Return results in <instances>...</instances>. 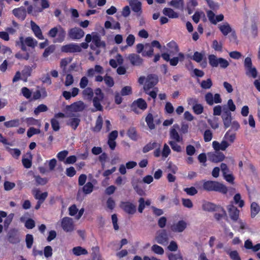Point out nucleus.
Returning <instances> with one entry per match:
<instances>
[{
    "instance_id": "nucleus-1",
    "label": "nucleus",
    "mask_w": 260,
    "mask_h": 260,
    "mask_svg": "<svg viewBox=\"0 0 260 260\" xmlns=\"http://www.w3.org/2000/svg\"><path fill=\"white\" fill-rule=\"evenodd\" d=\"M236 138V133L232 132L231 130L229 129L225 134L223 139L221 143L216 141L212 142L213 148L216 151L219 150L224 151L232 144L234 143Z\"/></svg>"
},
{
    "instance_id": "nucleus-2",
    "label": "nucleus",
    "mask_w": 260,
    "mask_h": 260,
    "mask_svg": "<svg viewBox=\"0 0 260 260\" xmlns=\"http://www.w3.org/2000/svg\"><path fill=\"white\" fill-rule=\"evenodd\" d=\"M203 187L204 189L208 191H218L223 194L226 193L228 191V188L224 185L217 181H204Z\"/></svg>"
},
{
    "instance_id": "nucleus-3",
    "label": "nucleus",
    "mask_w": 260,
    "mask_h": 260,
    "mask_svg": "<svg viewBox=\"0 0 260 260\" xmlns=\"http://www.w3.org/2000/svg\"><path fill=\"white\" fill-rule=\"evenodd\" d=\"M49 37L54 38H57L54 41L55 43H61L63 42L65 39L66 32L65 29L60 25H57L52 28L48 33Z\"/></svg>"
},
{
    "instance_id": "nucleus-4",
    "label": "nucleus",
    "mask_w": 260,
    "mask_h": 260,
    "mask_svg": "<svg viewBox=\"0 0 260 260\" xmlns=\"http://www.w3.org/2000/svg\"><path fill=\"white\" fill-rule=\"evenodd\" d=\"M209 63L212 67H219L225 69L229 66V61L221 57L218 58L215 55H210L208 57Z\"/></svg>"
},
{
    "instance_id": "nucleus-5",
    "label": "nucleus",
    "mask_w": 260,
    "mask_h": 260,
    "mask_svg": "<svg viewBox=\"0 0 260 260\" xmlns=\"http://www.w3.org/2000/svg\"><path fill=\"white\" fill-rule=\"evenodd\" d=\"M174 55L172 54V51H170V53H164L161 54L162 58L167 61H169L171 66H176L178 63L179 61H182L185 58L183 53L180 52L178 54L177 57H174L172 58H170V56Z\"/></svg>"
},
{
    "instance_id": "nucleus-6",
    "label": "nucleus",
    "mask_w": 260,
    "mask_h": 260,
    "mask_svg": "<svg viewBox=\"0 0 260 260\" xmlns=\"http://www.w3.org/2000/svg\"><path fill=\"white\" fill-rule=\"evenodd\" d=\"M84 31L80 28L75 27L68 30V37L72 40H79L83 37Z\"/></svg>"
},
{
    "instance_id": "nucleus-7",
    "label": "nucleus",
    "mask_w": 260,
    "mask_h": 260,
    "mask_svg": "<svg viewBox=\"0 0 260 260\" xmlns=\"http://www.w3.org/2000/svg\"><path fill=\"white\" fill-rule=\"evenodd\" d=\"M61 225L66 232H72L74 230L75 225L73 219L69 217H63L61 222Z\"/></svg>"
},
{
    "instance_id": "nucleus-8",
    "label": "nucleus",
    "mask_w": 260,
    "mask_h": 260,
    "mask_svg": "<svg viewBox=\"0 0 260 260\" xmlns=\"http://www.w3.org/2000/svg\"><path fill=\"white\" fill-rule=\"evenodd\" d=\"M158 82L157 76L154 75H149L147 77L146 81L143 89L146 93H148V91Z\"/></svg>"
},
{
    "instance_id": "nucleus-9",
    "label": "nucleus",
    "mask_w": 260,
    "mask_h": 260,
    "mask_svg": "<svg viewBox=\"0 0 260 260\" xmlns=\"http://www.w3.org/2000/svg\"><path fill=\"white\" fill-rule=\"evenodd\" d=\"M187 226V222L183 220H181L173 223L171 225L170 229L174 233H182L186 229Z\"/></svg>"
},
{
    "instance_id": "nucleus-10",
    "label": "nucleus",
    "mask_w": 260,
    "mask_h": 260,
    "mask_svg": "<svg viewBox=\"0 0 260 260\" xmlns=\"http://www.w3.org/2000/svg\"><path fill=\"white\" fill-rule=\"evenodd\" d=\"M155 241L161 245H166L168 243L169 238L165 230L157 232L154 238Z\"/></svg>"
},
{
    "instance_id": "nucleus-11",
    "label": "nucleus",
    "mask_w": 260,
    "mask_h": 260,
    "mask_svg": "<svg viewBox=\"0 0 260 260\" xmlns=\"http://www.w3.org/2000/svg\"><path fill=\"white\" fill-rule=\"evenodd\" d=\"M227 209L231 219L236 221L239 220V210L233 204H230L227 206Z\"/></svg>"
},
{
    "instance_id": "nucleus-12",
    "label": "nucleus",
    "mask_w": 260,
    "mask_h": 260,
    "mask_svg": "<svg viewBox=\"0 0 260 260\" xmlns=\"http://www.w3.org/2000/svg\"><path fill=\"white\" fill-rule=\"evenodd\" d=\"M120 207L129 214H134L136 212V206L129 202H121Z\"/></svg>"
},
{
    "instance_id": "nucleus-13",
    "label": "nucleus",
    "mask_w": 260,
    "mask_h": 260,
    "mask_svg": "<svg viewBox=\"0 0 260 260\" xmlns=\"http://www.w3.org/2000/svg\"><path fill=\"white\" fill-rule=\"evenodd\" d=\"M61 51L64 52H80L81 51V48L80 45L75 44H70L63 46L61 48Z\"/></svg>"
},
{
    "instance_id": "nucleus-14",
    "label": "nucleus",
    "mask_w": 260,
    "mask_h": 260,
    "mask_svg": "<svg viewBox=\"0 0 260 260\" xmlns=\"http://www.w3.org/2000/svg\"><path fill=\"white\" fill-rule=\"evenodd\" d=\"M85 108V104L82 101H79L71 105L68 109L71 112H78L82 111Z\"/></svg>"
},
{
    "instance_id": "nucleus-15",
    "label": "nucleus",
    "mask_w": 260,
    "mask_h": 260,
    "mask_svg": "<svg viewBox=\"0 0 260 260\" xmlns=\"http://www.w3.org/2000/svg\"><path fill=\"white\" fill-rule=\"evenodd\" d=\"M208 158L211 161L217 163L223 160L225 158V156L222 152H216L209 153Z\"/></svg>"
},
{
    "instance_id": "nucleus-16",
    "label": "nucleus",
    "mask_w": 260,
    "mask_h": 260,
    "mask_svg": "<svg viewBox=\"0 0 260 260\" xmlns=\"http://www.w3.org/2000/svg\"><path fill=\"white\" fill-rule=\"evenodd\" d=\"M237 221L236 224L232 225L234 230H236L239 233H243L244 231L249 229V226L245 221L239 219Z\"/></svg>"
},
{
    "instance_id": "nucleus-17",
    "label": "nucleus",
    "mask_w": 260,
    "mask_h": 260,
    "mask_svg": "<svg viewBox=\"0 0 260 260\" xmlns=\"http://www.w3.org/2000/svg\"><path fill=\"white\" fill-rule=\"evenodd\" d=\"M176 128H179L178 125H174L173 127L171 129L170 132V136L172 141H174L177 142H181L183 140L182 137L180 136L179 133L176 130Z\"/></svg>"
},
{
    "instance_id": "nucleus-18",
    "label": "nucleus",
    "mask_w": 260,
    "mask_h": 260,
    "mask_svg": "<svg viewBox=\"0 0 260 260\" xmlns=\"http://www.w3.org/2000/svg\"><path fill=\"white\" fill-rule=\"evenodd\" d=\"M8 241L12 243H17L20 241L18 235V230L16 229H11L7 235Z\"/></svg>"
},
{
    "instance_id": "nucleus-19",
    "label": "nucleus",
    "mask_w": 260,
    "mask_h": 260,
    "mask_svg": "<svg viewBox=\"0 0 260 260\" xmlns=\"http://www.w3.org/2000/svg\"><path fill=\"white\" fill-rule=\"evenodd\" d=\"M223 113L222 115L224 126L225 128H228L231 125L232 122V117L231 112L224 108L223 109Z\"/></svg>"
},
{
    "instance_id": "nucleus-20",
    "label": "nucleus",
    "mask_w": 260,
    "mask_h": 260,
    "mask_svg": "<svg viewBox=\"0 0 260 260\" xmlns=\"http://www.w3.org/2000/svg\"><path fill=\"white\" fill-rule=\"evenodd\" d=\"M127 58L133 66H141L143 61V59L140 56V55L135 53L129 54Z\"/></svg>"
},
{
    "instance_id": "nucleus-21",
    "label": "nucleus",
    "mask_w": 260,
    "mask_h": 260,
    "mask_svg": "<svg viewBox=\"0 0 260 260\" xmlns=\"http://www.w3.org/2000/svg\"><path fill=\"white\" fill-rule=\"evenodd\" d=\"M104 73L103 68L100 65H96L94 68H90L87 71L86 75L89 77H93L95 74H103Z\"/></svg>"
},
{
    "instance_id": "nucleus-22",
    "label": "nucleus",
    "mask_w": 260,
    "mask_h": 260,
    "mask_svg": "<svg viewBox=\"0 0 260 260\" xmlns=\"http://www.w3.org/2000/svg\"><path fill=\"white\" fill-rule=\"evenodd\" d=\"M30 25L35 36L40 40L44 39L40 27L33 21H31Z\"/></svg>"
},
{
    "instance_id": "nucleus-23",
    "label": "nucleus",
    "mask_w": 260,
    "mask_h": 260,
    "mask_svg": "<svg viewBox=\"0 0 260 260\" xmlns=\"http://www.w3.org/2000/svg\"><path fill=\"white\" fill-rule=\"evenodd\" d=\"M92 43L98 48H104L106 46L105 43L101 40L100 36L97 34L92 35Z\"/></svg>"
},
{
    "instance_id": "nucleus-24",
    "label": "nucleus",
    "mask_w": 260,
    "mask_h": 260,
    "mask_svg": "<svg viewBox=\"0 0 260 260\" xmlns=\"http://www.w3.org/2000/svg\"><path fill=\"white\" fill-rule=\"evenodd\" d=\"M13 14L16 17L23 20L25 19L26 15V10L23 7H20L14 9L13 10Z\"/></svg>"
},
{
    "instance_id": "nucleus-25",
    "label": "nucleus",
    "mask_w": 260,
    "mask_h": 260,
    "mask_svg": "<svg viewBox=\"0 0 260 260\" xmlns=\"http://www.w3.org/2000/svg\"><path fill=\"white\" fill-rule=\"evenodd\" d=\"M32 193L35 199L38 200V201H41L42 202H44L48 196V193L47 192L41 193V191L38 189L33 190Z\"/></svg>"
},
{
    "instance_id": "nucleus-26",
    "label": "nucleus",
    "mask_w": 260,
    "mask_h": 260,
    "mask_svg": "<svg viewBox=\"0 0 260 260\" xmlns=\"http://www.w3.org/2000/svg\"><path fill=\"white\" fill-rule=\"evenodd\" d=\"M218 28L224 36H226L232 31V29L228 22L219 25Z\"/></svg>"
},
{
    "instance_id": "nucleus-27",
    "label": "nucleus",
    "mask_w": 260,
    "mask_h": 260,
    "mask_svg": "<svg viewBox=\"0 0 260 260\" xmlns=\"http://www.w3.org/2000/svg\"><path fill=\"white\" fill-rule=\"evenodd\" d=\"M129 5L133 11L140 13H141V3L138 0H131Z\"/></svg>"
},
{
    "instance_id": "nucleus-28",
    "label": "nucleus",
    "mask_w": 260,
    "mask_h": 260,
    "mask_svg": "<svg viewBox=\"0 0 260 260\" xmlns=\"http://www.w3.org/2000/svg\"><path fill=\"white\" fill-rule=\"evenodd\" d=\"M260 207L255 202H253L251 204V217L254 218L259 212Z\"/></svg>"
},
{
    "instance_id": "nucleus-29",
    "label": "nucleus",
    "mask_w": 260,
    "mask_h": 260,
    "mask_svg": "<svg viewBox=\"0 0 260 260\" xmlns=\"http://www.w3.org/2000/svg\"><path fill=\"white\" fill-rule=\"evenodd\" d=\"M153 53V48L152 46L149 43L145 44L144 51L142 52V55L151 57Z\"/></svg>"
},
{
    "instance_id": "nucleus-30",
    "label": "nucleus",
    "mask_w": 260,
    "mask_h": 260,
    "mask_svg": "<svg viewBox=\"0 0 260 260\" xmlns=\"http://www.w3.org/2000/svg\"><path fill=\"white\" fill-rule=\"evenodd\" d=\"M72 251L74 254L77 256L86 255L88 253L87 251L85 248H83L81 246L74 247Z\"/></svg>"
},
{
    "instance_id": "nucleus-31",
    "label": "nucleus",
    "mask_w": 260,
    "mask_h": 260,
    "mask_svg": "<svg viewBox=\"0 0 260 260\" xmlns=\"http://www.w3.org/2000/svg\"><path fill=\"white\" fill-rule=\"evenodd\" d=\"M163 14L172 18H176L178 17V14L171 8H165L163 10Z\"/></svg>"
},
{
    "instance_id": "nucleus-32",
    "label": "nucleus",
    "mask_w": 260,
    "mask_h": 260,
    "mask_svg": "<svg viewBox=\"0 0 260 260\" xmlns=\"http://www.w3.org/2000/svg\"><path fill=\"white\" fill-rule=\"evenodd\" d=\"M133 106H136L142 110H145L147 108V105L146 102L143 99H139L137 101H135L133 104Z\"/></svg>"
},
{
    "instance_id": "nucleus-33",
    "label": "nucleus",
    "mask_w": 260,
    "mask_h": 260,
    "mask_svg": "<svg viewBox=\"0 0 260 260\" xmlns=\"http://www.w3.org/2000/svg\"><path fill=\"white\" fill-rule=\"evenodd\" d=\"M80 119L77 117L71 118L69 119L67 124L71 126L74 129H76L79 124Z\"/></svg>"
},
{
    "instance_id": "nucleus-34",
    "label": "nucleus",
    "mask_w": 260,
    "mask_h": 260,
    "mask_svg": "<svg viewBox=\"0 0 260 260\" xmlns=\"http://www.w3.org/2000/svg\"><path fill=\"white\" fill-rule=\"evenodd\" d=\"M4 124L7 128L18 127L20 125V121L18 119H15L5 122Z\"/></svg>"
},
{
    "instance_id": "nucleus-35",
    "label": "nucleus",
    "mask_w": 260,
    "mask_h": 260,
    "mask_svg": "<svg viewBox=\"0 0 260 260\" xmlns=\"http://www.w3.org/2000/svg\"><path fill=\"white\" fill-rule=\"evenodd\" d=\"M82 95L84 98L91 100L93 95V90L90 87H86L82 91Z\"/></svg>"
},
{
    "instance_id": "nucleus-36",
    "label": "nucleus",
    "mask_w": 260,
    "mask_h": 260,
    "mask_svg": "<svg viewBox=\"0 0 260 260\" xmlns=\"http://www.w3.org/2000/svg\"><path fill=\"white\" fill-rule=\"evenodd\" d=\"M93 189V185L90 182L86 183L82 188V191L86 194H90Z\"/></svg>"
},
{
    "instance_id": "nucleus-37",
    "label": "nucleus",
    "mask_w": 260,
    "mask_h": 260,
    "mask_svg": "<svg viewBox=\"0 0 260 260\" xmlns=\"http://www.w3.org/2000/svg\"><path fill=\"white\" fill-rule=\"evenodd\" d=\"M24 44L30 47L35 48L37 45V41L31 37H27L25 39H23V41Z\"/></svg>"
},
{
    "instance_id": "nucleus-38",
    "label": "nucleus",
    "mask_w": 260,
    "mask_h": 260,
    "mask_svg": "<svg viewBox=\"0 0 260 260\" xmlns=\"http://www.w3.org/2000/svg\"><path fill=\"white\" fill-rule=\"evenodd\" d=\"M145 121L148 126L150 129H153L155 128V124L153 123V116L152 114H148L145 118Z\"/></svg>"
},
{
    "instance_id": "nucleus-39",
    "label": "nucleus",
    "mask_w": 260,
    "mask_h": 260,
    "mask_svg": "<svg viewBox=\"0 0 260 260\" xmlns=\"http://www.w3.org/2000/svg\"><path fill=\"white\" fill-rule=\"evenodd\" d=\"M151 249L152 251L156 254L162 255L164 253L163 248L157 244L153 245L151 247Z\"/></svg>"
},
{
    "instance_id": "nucleus-40",
    "label": "nucleus",
    "mask_w": 260,
    "mask_h": 260,
    "mask_svg": "<svg viewBox=\"0 0 260 260\" xmlns=\"http://www.w3.org/2000/svg\"><path fill=\"white\" fill-rule=\"evenodd\" d=\"M14 214L13 213L10 214L8 216H7L6 218L5 219L4 222V226L6 229H8L10 224L12 221Z\"/></svg>"
},
{
    "instance_id": "nucleus-41",
    "label": "nucleus",
    "mask_w": 260,
    "mask_h": 260,
    "mask_svg": "<svg viewBox=\"0 0 260 260\" xmlns=\"http://www.w3.org/2000/svg\"><path fill=\"white\" fill-rule=\"evenodd\" d=\"M29 158H23L22 159L23 165L25 168L27 169L30 168L32 165V156L30 154H29Z\"/></svg>"
},
{
    "instance_id": "nucleus-42",
    "label": "nucleus",
    "mask_w": 260,
    "mask_h": 260,
    "mask_svg": "<svg viewBox=\"0 0 260 260\" xmlns=\"http://www.w3.org/2000/svg\"><path fill=\"white\" fill-rule=\"evenodd\" d=\"M204 55V53L196 51L194 53L192 59L197 62H200L202 60Z\"/></svg>"
},
{
    "instance_id": "nucleus-43",
    "label": "nucleus",
    "mask_w": 260,
    "mask_h": 260,
    "mask_svg": "<svg viewBox=\"0 0 260 260\" xmlns=\"http://www.w3.org/2000/svg\"><path fill=\"white\" fill-rule=\"evenodd\" d=\"M103 123V119L102 117L101 116H99L96 121L95 126L93 128V131L94 132H99L102 127Z\"/></svg>"
},
{
    "instance_id": "nucleus-44",
    "label": "nucleus",
    "mask_w": 260,
    "mask_h": 260,
    "mask_svg": "<svg viewBox=\"0 0 260 260\" xmlns=\"http://www.w3.org/2000/svg\"><path fill=\"white\" fill-rule=\"evenodd\" d=\"M202 207L203 209L205 211H212L215 210V206L211 203L207 202L203 205Z\"/></svg>"
},
{
    "instance_id": "nucleus-45",
    "label": "nucleus",
    "mask_w": 260,
    "mask_h": 260,
    "mask_svg": "<svg viewBox=\"0 0 260 260\" xmlns=\"http://www.w3.org/2000/svg\"><path fill=\"white\" fill-rule=\"evenodd\" d=\"M169 144L170 145L172 149L177 152H180L182 151L181 147L177 144V142L174 141H170Z\"/></svg>"
},
{
    "instance_id": "nucleus-46",
    "label": "nucleus",
    "mask_w": 260,
    "mask_h": 260,
    "mask_svg": "<svg viewBox=\"0 0 260 260\" xmlns=\"http://www.w3.org/2000/svg\"><path fill=\"white\" fill-rule=\"evenodd\" d=\"M192 109L196 114L199 115L203 113L204 108L201 104H196L192 106Z\"/></svg>"
},
{
    "instance_id": "nucleus-47",
    "label": "nucleus",
    "mask_w": 260,
    "mask_h": 260,
    "mask_svg": "<svg viewBox=\"0 0 260 260\" xmlns=\"http://www.w3.org/2000/svg\"><path fill=\"white\" fill-rule=\"evenodd\" d=\"M55 47L54 45H50L46 48L43 54L44 57H47L49 55L52 53L55 50Z\"/></svg>"
},
{
    "instance_id": "nucleus-48",
    "label": "nucleus",
    "mask_w": 260,
    "mask_h": 260,
    "mask_svg": "<svg viewBox=\"0 0 260 260\" xmlns=\"http://www.w3.org/2000/svg\"><path fill=\"white\" fill-rule=\"evenodd\" d=\"M167 46L169 48L173 49V51H172V54H175V53H177L179 52V49L178 46L175 42L172 41L169 43L167 44Z\"/></svg>"
},
{
    "instance_id": "nucleus-49",
    "label": "nucleus",
    "mask_w": 260,
    "mask_h": 260,
    "mask_svg": "<svg viewBox=\"0 0 260 260\" xmlns=\"http://www.w3.org/2000/svg\"><path fill=\"white\" fill-rule=\"evenodd\" d=\"M212 85V82L210 79H208L206 80H203L201 83V86L203 89H209Z\"/></svg>"
},
{
    "instance_id": "nucleus-50",
    "label": "nucleus",
    "mask_w": 260,
    "mask_h": 260,
    "mask_svg": "<svg viewBox=\"0 0 260 260\" xmlns=\"http://www.w3.org/2000/svg\"><path fill=\"white\" fill-rule=\"evenodd\" d=\"M48 110L47 107L44 104L39 105L34 110L36 115L39 114L40 112H45Z\"/></svg>"
},
{
    "instance_id": "nucleus-51",
    "label": "nucleus",
    "mask_w": 260,
    "mask_h": 260,
    "mask_svg": "<svg viewBox=\"0 0 260 260\" xmlns=\"http://www.w3.org/2000/svg\"><path fill=\"white\" fill-rule=\"evenodd\" d=\"M50 122L53 129L56 132L58 131L60 129V125L58 120L56 118H52Z\"/></svg>"
},
{
    "instance_id": "nucleus-52",
    "label": "nucleus",
    "mask_w": 260,
    "mask_h": 260,
    "mask_svg": "<svg viewBox=\"0 0 260 260\" xmlns=\"http://www.w3.org/2000/svg\"><path fill=\"white\" fill-rule=\"evenodd\" d=\"M72 58L68 57L62 59L60 62V67L63 70H65L66 67L72 61Z\"/></svg>"
},
{
    "instance_id": "nucleus-53",
    "label": "nucleus",
    "mask_w": 260,
    "mask_h": 260,
    "mask_svg": "<svg viewBox=\"0 0 260 260\" xmlns=\"http://www.w3.org/2000/svg\"><path fill=\"white\" fill-rule=\"evenodd\" d=\"M95 96L94 97L93 99L101 101L103 100L104 97V93L100 88H97L95 90Z\"/></svg>"
},
{
    "instance_id": "nucleus-54",
    "label": "nucleus",
    "mask_w": 260,
    "mask_h": 260,
    "mask_svg": "<svg viewBox=\"0 0 260 260\" xmlns=\"http://www.w3.org/2000/svg\"><path fill=\"white\" fill-rule=\"evenodd\" d=\"M156 145L157 143L156 142L149 143L143 148V152L144 153H146L155 148Z\"/></svg>"
},
{
    "instance_id": "nucleus-55",
    "label": "nucleus",
    "mask_w": 260,
    "mask_h": 260,
    "mask_svg": "<svg viewBox=\"0 0 260 260\" xmlns=\"http://www.w3.org/2000/svg\"><path fill=\"white\" fill-rule=\"evenodd\" d=\"M170 5L175 8H179L183 6V0H172Z\"/></svg>"
},
{
    "instance_id": "nucleus-56",
    "label": "nucleus",
    "mask_w": 260,
    "mask_h": 260,
    "mask_svg": "<svg viewBox=\"0 0 260 260\" xmlns=\"http://www.w3.org/2000/svg\"><path fill=\"white\" fill-rule=\"evenodd\" d=\"M73 83H74L73 76L70 74H67L66 77L64 85L66 86H70L72 85L73 84Z\"/></svg>"
},
{
    "instance_id": "nucleus-57",
    "label": "nucleus",
    "mask_w": 260,
    "mask_h": 260,
    "mask_svg": "<svg viewBox=\"0 0 260 260\" xmlns=\"http://www.w3.org/2000/svg\"><path fill=\"white\" fill-rule=\"evenodd\" d=\"M218 118L214 117L212 119H208V122L213 129H216L218 127Z\"/></svg>"
},
{
    "instance_id": "nucleus-58",
    "label": "nucleus",
    "mask_w": 260,
    "mask_h": 260,
    "mask_svg": "<svg viewBox=\"0 0 260 260\" xmlns=\"http://www.w3.org/2000/svg\"><path fill=\"white\" fill-rule=\"evenodd\" d=\"M41 132L39 129L33 127H30L27 132V136L28 138L31 137L34 135L40 134Z\"/></svg>"
},
{
    "instance_id": "nucleus-59",
    "label": "nucleus",
    "mask_w": 260,
    "mask_h": 260,
    "mask_svg": "<svg viewBox=\"0 0 260 260\" xmlns=\"http://www.w3.org/2000/svg\"><path fill=\"white\" fill-rule=\"evenodd\" d=\"M25 241L26 246L28 248H30L34 242L33 236L30 234H27L26 236Z\"/></svg>"
},
{
    "instance_id": "nucleus-60",
    "label": "nucleus",
    "mask_w": 260,
    "mask_h": 260,
    "mask_svg": "<svg viewBox=\"0 0 260 260\" xmlns=\"http://www.w3.org/2000/svg\"><path fill=\"white\" fill-rule=\"evenodd\" d=\"M15 183L14 182L6 181L4 182V189L6 191H9L12 190L15 187Z\"/></svg>"
},
{
    "instance_id": "nucleus-61",
    "label": "nucleus",
    "mask_w": 260,
    "mask_h": 260,
    "mask_svg": "<svg viewBox=\"0 0 260 260\" xmlns=\"http://www.w3.org/2000/svg\"><path fill=\"white\" fill-rule=\"evenodd\" d=\"M104 81L105 84L110 87L114 85V82L113 78L108 75H106L104 77Z\"/></svg>"
},
{
    "instance_id": "nucleus-62",
    "label": "nucleus",
    "mask_w": 260,
    "mask_h": 260,
    "mask_svg": "<svg viewBox=\"0 0 260 260\" xmlns=\"http://www.w3.org/2000/svg\"><path fill=\"white\" fill-rule=\"evenodd\" d=\"M89 83V80L87 77L84 76L81 78L80 83L79 86L81 88L84 89L87 87Z\"/></svg>"
},
{
    "instance_id": "nucleus-63",
    "label": "nucleus",
    "mask_w": 260,
    "mask_h": 260,
    "mask_svg": "<svg viewBox=\"0 0 260 260\" xmlns=\"http://www.w3.org/2000/svg\"><path fill=\"white\" fill-rule=\"evenodd\" d=\"M171 153V149L167 144H165L162 151L161 155L164 157L166 158Z\"/></svg>"
},
{
    "instance_id": "nucleus-64",
    "label": "nucleus",
    "mask_w": 260,
    "mask_h": 260,
    "mask_svg": "<svg viewBox=\"0 0 260 260\" xmlns=\"http://www.w3.org/2000/svg\"><path fill=\"white\" fill-rule=\"evenodd\" d=\"M247 70V75H250L253 78H255L257 76V71L255 68L254 67H250L246 69Z\"/></svg>"
}]
</instances>
